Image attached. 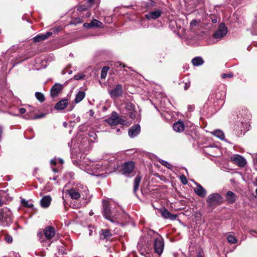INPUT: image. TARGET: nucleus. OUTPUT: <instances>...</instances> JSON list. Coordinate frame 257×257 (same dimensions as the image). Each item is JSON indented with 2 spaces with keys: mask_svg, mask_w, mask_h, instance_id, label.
I'll return each instance as SVG.
<instances>
[{
  "mask_svg": "<svg viewBox=\"0 0 257 257\" xmlns=\"http://www.w3.org/2000/svg\"><path fill=\"white\" fill-rule=\"evenodd\" d=\"M159 162L163 166H166L167 168L171 169L172 167V165L167 162L166 161L163 160H159Z\"/></svg>",
  "mask_w": 257,
  "mask_h": 257,
  "instance_id": "nucleus-34",
  "label": "nucleus"
},
{
  "mask_svg": "<svg viewBox=\"0 0 257 257\" xmlns=\"http://www.w3.org/2000/svg\"><path fill=\"white\" fill-rule=\"evenodd\" d=\"M216 22V21H215V20L212 21V22Z\"/></svg>",
  "mask_w": 257,
  "mask_h": 257,
  "instance_id": "nucleus-54",
  "label": "nucleus"
},
{
  "mask_svg": "<svg viewBox=\"0 0 257 257\" xmlns=\"http://www.w3.org/2000/svg\"><path fill=\"white\" fill-rule=\"evenodd\" d=\"M100 238L102 239H108L111 236L110 230L108 229H102L99 232Z\"/></svg>",
  "mask_w": 257,
  "mask_h": 257,
  "instance_id": "nucleus-20",
  "label": "nucleus"
},
{
  "mask_svg": "<svg viewBox=\"0 0 257 257\" xmlns=\"http://www.w3.org/2000/svg\"><path fill=\"white\" fill-rule=\"evenodd\" d=\"M91 15V13L90 12H88L87 13V17H89Z\"/></svg>",
  "mask_w": 257,
  "mask_h": 257,
  "instance_id": "nucleus-50",
  "label": "nucleus"
},
{
  "mask_svg": "<svg viewBox=\"0 0 257 257\" xmlns=\"http://www.w3.org/2000/svg\"><path fill=\"white\" fill-rule=\"evenodd\" d=\"M91 25L92 28H102L103 24L99 21L96 19H93L92 20Z\"/></svg>",
  "mask_w": 257,
  "mask_h": 257,
  "instance_id": "nucleus-28",
  "label": "nucleus"
},
{
  "mask_svg": "<svg viewBox=\"0 0 257 257\" xmlns=\"http://www.w3.org/2000/svg\"><path fill=\"white\" fill-rule=\"evenodd\" d=\"M230 159L234 164L241 167H244L246 164L244 158L239 155L235 154L232 155Z\"/></svg>",
  "mask_w": 257,
  "mask_h": 257,
  "instance_id": "nucleus-9",
  "label": "nucleus"
},
{
  "mask_svg": "<svg viewBox=\"0 0 257 257\" xmlns=\"http://www.w3.org/2000/svg\"><path fill=\"white\" fill-rule=\"evenodd\" d=\"M83 26L86 28H88V29H90V28H92V25H91V22H90V23H85L83 24Z\"/></svg>",
  "mask_w": 257,
  "mask_h": 257,
  "instance_id": "nucleus-43",
  "label": "nucleus"
},
{
  "mask_svg": "<svg viewBox=\"0 0 257 257\" xmlns=\"http://www.w3.org/2000/svg\"><path fill=\"white\" fill-rule=\"evenodd\" d=\"M89 136L90 137L93 138V139H95L97 137L96 134L94 133H90L89 134Z\"/></svg>",
  "mask_w": 257,
  "mask_h": 257,
  "instance_id": "nucleus-44",
  "label": "nucleus"
},
{
  "mask_svg": "<svg viewBox=\"0 0 257 257\" xmlns=\"http://www.w3.org/2000/svg\"><path fill=\"white\" fill-rule=\"evenodd\" d=\"M225 201L228 204L234 203L237 200L236 195L231 191H228L226 192L225 195Z\"/></svg>",
  "mask_w": 257,
  "mask_h": 257,
  "instance_id": "nucleus-14",
  "label": "nucleus"
},
{
  "mask_svg": "<svg viewBox=\"0 0 257 257\" xmlns=\"http://www.w3.org/2000/svg\"><path fill=\"white\" fill-rule=\"evenodd\" d=\"M119 129H117V132H119Z\"/></svg>",
  "mask_w": 257,
  "mask_h": 257,
  "instance_id": "nucleus-58",
  "label": "nucleus"
},
{
  "mask_svg": "<svg viewBox=\"0 0 257 257\" xmlns=\"http://www.w3.org/2000/svg\"><path fill=\"white\" fill-rule=\"evenodd\" d=\"M6 241L8 243H12L13 241V237L10 235H6L5 237Z\"/></svg>",
  "mask_w": 257,
  "mask_h": 257,
  "instance_id": "nucleus-38",
  "label": "nucleus"
},
{
  "mask_svg": "<svg viewBox=\"0 0 257 257\" xmlns=\"http://www.w3.org/2000/svg\"><path fill=\"white\" fill-rule=\"evenodd\" d=\"M196 187L194 189L195 193L201 197H204L206 195V191L199 184L195 183Z\"/></svg>",
  "mask_w": 257,
  "mask_h": 257,
  "instance_id": "nucleus-16",
  "label": "nucleus"
},
{
  "mask_svg": "<svg viewBox=\"0 0 257 257\" xmlns=\"http://www.w3.org/2000/svg\"><path fill=\"white\" fill-rule=\"evenodd\" d=\"M227 240L230 243H235L237 242V239L232 235H228Z\"/></svg>",
  "mask_w": 257,
  "mask_h": 257,
  "instance_id": "nucleus-33",
  "label": "nucleus"
},
{
  "mask_svg": "<svg viewBox=\"0 0 257 257\" xmlns=\"http://www.w3.org/2000/svg\"><path fill=\"white\" fill-rule=\"evenodd\" d=\"M3 204V202L1 199H0V206Z\"/></svg>",
  "mask_w": 257,
  "mask_h": 257,
  "instance_id": "nucleus-51",
  "label": "nucleus"
},
{
  "mask_svg": "<svg viewBox=\"0 0 257 257\" xmlns=\"http://www.w3.org/2000/svg\"><path fill=\"white\" fill-rule=\"evenodd\" d=\"M162 12L161 10H157L153 12H150L146 14L145 17L147 19H156L160 17L161 15Z\"/></svg>",
  "mask_w": 257,
  "mask_h": 257,
  "instance_id": "nucleus-19",
  "label": "nucleus"
},
{
  "mask_svg": "<svg viewBox=\"0 0 257 257\" xmlns=\"http://www.w3.org/2000/svg\"><path fill=\"white\" fill-rule=\"evenodd\" d=\"M84 77H85V75L81 74V73H78L74 76V78L75 80H78L82 79Z\"/></svg>",
  "mask_w": 257,
  "mask_h": 257,
  "instance_id": "nucleus-37",
  "label": "nucleus"
},
{
  "mask_svg": "<svg viewBox=\"0 0 257 257\" xmlns=\"http://www.w3.org/2000/svg\"><path fill=\"white\" fill-rule=\"evenodd\" d=\"M123 92L122 86L120 84H117L116 86L109 91V94L111 98H115L120 96Z\"/></svg>",
  "mask_w": 257,
  "mask_h": 257,
  "instance_id": "nucleus-10",
  "label": "nucleus"
},
{
  "mask_svg": "<svg viewBox=\"0 0 257 257\" xmlns=\"http://www.w3.org/2000/svg\"><path fill=\"white\" fill-rule=\"evenodd\" d=\"M180 180H181V182L183 184L185 185L187 183V178L184 175H182L181 176H180Z\"/></svg>",
  "mask_w": 257,
  "mask_h": 257,
  "instance_id": "nucleus-39",
  "label": "nucleus"
},
{
  "mask_svg": "<svg viewBox=\"0 0 257 257\" xmlns=\"http://www.w3.org/2000/svg\"><path fill=\"white\" fill-rule=\"evenodd\" d=\"M85 93L83 91H79L76 95L75 98V102L76 103H78L81 101L85 97Z\"/></svg>",
  "mask_w": 257,
  "mask_h": 257,
  "instance_id": "nucleus-25",
  "label": "nucleus"
},
{
  "mask_svg": "<svg viewBox=\"0 0 257 257\" xmlns=\"http://www.w3.org/2000/svg\"><path fill=\"white\" fill-rule=\"evenodd\" d=\"M105 121L111 126L116 125L119 124H124L126 121L125 120L120 117L115 111H113L110 116L107 119H105Z\"/></svg>",
  "mask_w": 257,
  "mask_h": 257,
  "instance_id": "nucleus-6",
  "label": "nucleus"
},
{
  "mask_svg": "<svg viewBox=\"0 0 257 257\" xmlns=\"http://www.w3.org/2000/svg\"><path fill=\"white\" fill-rule=\"evenodd\" d=\"M135 164L133 161L124 162L118 166V170L127 177H131L135 175L134 172Z\"/></svg>",
  "mask_w": 257,
  "mask_h": 257,
  "instance_id": "nucleus-3",
  "label": "nucleus"
},
{
  "mask_svg": "<svg viewBox=\"0 0 257 257\" xmlns=\"http://www.w3.org/2000/svg\"><path fill=\"white\" fill-rule=\"evenodd\" d=\"M255 192H256V193L257 194V188L256 189Z\"/></svg>",
  "mask_w": 257,
  "mask_h": 257,
  "instance_id": "nucleus-56",
  "label": "nucleus"
},
{
  "mask_svg": "<svg viewBox=\"0 0 257 257\" xmlns=\"http://www.w3.org/2000/svg\"><path fill=\"white\" fill-rule=\"evenodd\" d=\"M90 7L88 5H81L78 7L77 10L80 12L87 11Z\"/></svg>",
  "mask_w": 257,
  "mask_h": 257,
  "instance_id": "nucleus-36",
  "label": "nucleus"
},
{
  "mask_svg": "<svg viewBox=\"0 0 257 257\" xmlns=\"http://www.w3.org/2000/svg\"><path fill=\"white\" fill-rule=\"evenodd\" d=\"M126 66L120 62H116L113 63V67L114 68H119V67L125 68Z\"/></svg>",
  "mask_w": 257,
  "mask_h": 257,
  "instance_id": "nucleus-35",
  "label": "nucleus"
},
{
  "mask_svg": "<svg viewBox=\"0 0 257 257\" xmlns=\"http://www.w3.org/2000/svg\"><path fill=\"white\" fill-rule=\"evenodd\" d=\"M102 214L106 219L111 222H117V217L116 214H113L111 210V206L110 202L108 200H104L102 201Z\"/></svg>",
  "mask_w": 257,
  "mask_h": 257,
  "instance_id": "nucleus-1",
  "label": "nucleus"
},
{
  "mask_svg": "<svg viewBox=\"0 0 257 257\" xmlns=\"http://www.w3.org/2000/svg\"><path fill=\"white\" fill-rule=\"evenodd\" d=\"M164 239L161 236L156 238L154 240V249L155 253L158 255H161L164 250Z\"/></svg>",
  "mask_w": 257,
  "mask_h": 257,
  "instance_id": "nucleus-8",
  "label": "nucleus"
},
{
  "mask_svg": "<svg viewBox=\"0 0 257 257\" xmlns=\"http://www.w3.org/2000/svg\"><path fill=\"white\" fill-rule=\"evenodd\" d=\"M94 0H88L87 2V4L88 6L90 8L92 4L94 3Z\"/></svg>",
  "mask_w": 257,
  "mask_h": 257,
  "instance_id": "nucleus-45",
  "label": "nucleus"
},
{
  "mask_svg": "<svg viewBox=\"0 0 257 257\" xmlns=\"http://www.w3.org/2000/svg\"><path fill=\"white\" fill-rule=\"evenodd\" d=\"M63 86L58 83H56L51 89V95L52 97H55L61 92Z\"/></svg>",
  "mask_w": 257,
  "mask_h": 257,
  "instance_id": "nucleus-15",
  "label": "nucleus"
},
{
  "mask_svg": "<svg viewBox=\"0 0 257 257\" xmlns=\"http://www.w3.org/2000/svg\"><path fill=\"white\" fill-rule=\"evenodd\" d=\"M216 22V21H215V20L212 21V22Z\"/></svg>",
  "mask_w": 257,
  "mask_h": 257,
  "instance_id": "nucleus-55",
  "label": "nucleus"
},
{
  "mask_svg": "<svg viewBox=\"0 0 257 257\" xmlns=\"http://www.w3.org/2000/svg\"><path fill=\"white\" fill-rule=\"evenodd\" d=\"M190 83H186L184 85V89L187 90L190 87Z\"/></svg>",
  "mask_w": 257,
  "mask_h": 257,
  "instance_id": "nucleus-46",
  "label": "nucleus"
},
{
  "mask_svg": "<svg viewBox=\"0 0 257 257\" xmlns=\"http://www.w3.org/2000/svg\"><path fill=\"white\" fill-rule=\"evenodd\" d=\"M141 179L142 177L139 175H138L135 178L134 181V192L135 193H136L137 191L138 190Z\"/></svg>",
  "mask_w": 257,
  "mask_h": 257,
  "instance_id": "nucleus-24",
  "label": "nucleus"
},
{
  "mask_svg": "<svg viewBox=\"0 0 257 257\" xmlns=\"http://www.w3.org/2000/svg\"><path fill=\"white\" fill-rule=\"evenodd\" d=\"M19 111L21 113V114H24L26 112V110L25 108H21L20 109H19Z\"/></svg>",
  "mask_w": 257,
  "mask_h": 257,
  "instance_id": "nucleus-47",
  "label": "nucleus"
},
{
  "mask_svg": "<svg viewBox=\"0 0 257 257\" xmlns=\"http://www.w3.org/2000/svg\"><path fill=\"white\" fill-rule=\"evenodd\" d=\"M43 116V115H42V116H35L34 118H40L41 117Z\"/></svg>",
  "mask_w": 257,
  "mask_h": 257,
  "instance_id": "nucleus-49",
  "label": "nucleus"
},
{
  "mask_svg": "<svg viewBox=\"0 0 257 257\" xmlns=\"http://www.w3.org/2000/svg\"><path fill=\"white\" fill-rule=\"evenodd\" d=\"M227 32V29L224 24H221L218 27V30L215 33L214 36L215 38H221L223 37Z\"/></svg>",
  "mask_w": 257,
  "mask_h": 257,
  "instance_id": "nucleus-11",
  "label": "nucleus"
},
{
  "mask_svg": "<svg viewBox=\"0 0 257 257\" xmlns=\"http://www.w3.org/2000/svg\"><path fill=\"white\" fill-rule=\"evenodd\" d=\"M52 199L49 195L44 196L41 200V205L43 208L48 207L51 203Z\"/></svg>",
  "mask_w": 257,
  "mask_h": 257,
  "instance_id": "nucleus-22",
  "label": "nucleus"
},
{
  "mask_svg": "<svg viewBox=\"0 0 257 257\" xmlns=\"http://www.w3.org/2000/svg\"><path fill=\"white\" fill-rule=\"evenodd\" d=\"M193 65L198 66L203 64L204 61L201 57H196L192 60Z\"/></svg>",
  "mask_w": 257,
  "mask_h": 257,
  "instance_id": "nucleus-26",
  "label": "nucleus"
},
{
  "mask_svg": "<svg viewBox=\"0 0 257 257\" xmlns=\"http://www.w3.org/2000/svg\"><path fill=\"white\" fill-rule=\"evenodd\" d=\"M13 222V215L11 211L8 208L0 209V225L6 226L10 225Z\"/></svg>",
  "mask_w": 257,
  "mask_h": 257,
  "instance_id": "nucleus-2",
  "label": "nucleus"
},
{
  "mask_svg": "<svg viewBox=\"0 0 257 257\" xmlns=\"http://www.w3.org/2000/svg\"><path fill=\"white\" fill-rule=\"evenodd\" d=\"M212 133L214 136L218 138L220 140H223L225 138L224 133L221 130H215Z\"/></svg>",
  "mask_w": 257,
  "mask_h": 257,
  "instance_id": "nucleus-27",
  "label": "nucleus"
},
{
  "mask_svg": "<svg viewBox=\"0 0 257 257\" xmlns=\"http://www.w3.org/2000/svg\"><path fill=\"white\" fill-rule=\"evenodd\" d=\"M108 70V67L105 66V67H103V68L101 70V75H100L101 79L105 78L106 75H107Z\"/></svg>",
  "mask_w": 257,
  "mask_h": 257,
  "instance_id": "nucleus-31",
  "label": "nucleus"
},
{
  "mask_svg": "<svg viewBox=\"0 0 257 257\" xmlns=\"http://www.w3.org/2000/svg\"><path fill=\"white\" fill-rule=\"evenodd\" d=\"M197 24V21L196 20H193L190 23V27L191 28H193V27H195Z\"/></svg>",
  "mask_w": 257,
  "mask_h": 257,
  "instance_id": "nucleus-41",
  "label": "nucleus"
},
{
  "mask_svg": "<svg viewBox=\"0 0 257 257\" xmlns=\"http://www.w3.org/2000/svg\"><path fill=\"white\" fill-rule=\"evenodd\" d=\"M53 171H54V172H57V169L54 168V169H53Z\"/></svg>",
  "mask_w": 257,
  "mask_h": 257,
  "instance_id": "nucleus-52",
  "label": "nucleus"
},
{
  "mask_svg": "<svg viewBox=\"0 0 257 257\" xmlns=\"http://www.w3.org/2000/svg\"><path fill=\"white\" fill-rule=\"evenodd\" d=\"M254 160H255L256 163H257V154H256V156L255 158L254 159Z\"/></svg>",
  "mask_w": 257,
  "mask_h": 257,
  "instance_id": "nucleus-53",
  "label": "nucleus"
},
{
  "mask_svg": "<svg viewBox=\"0 0 257 257\" xmlns=\"http://www.w3.org/2000/svg\"><path fill=\"white\" fill-rule=\"evenodd\" d=\"M80 187L81 186L78 187L77 190L73 188L68 191V194L72 199H78L80 197L81 194L83 195V193H84L85 195H87L89 191L86 187H83L82 186L81 189Z\"/></svg>",
  "mask_w": 257,
  "mask_h": 257,
  "instance_id": "nucleus-7",
  "label": "nucleus"
},
{
  "mask_svg": "<svg viewBox=\"0 0 257 257\" xmlns=\"http://www.w3.org/2000/svg\"><path fill=\"white\" fill-rule=\"evenodd\" d=\"M223 202V197L219 193H212L208 196L206 203L208 207L214 208Z\"/></svg>",
  "mask_w": 257,
  "mask_h": 257,
  "instance_id": "nucleus-4",
  "label": "nucleus"
},
{
  "mask_svg": "<svg viewBox=\"0 0 257 257\" xmlns=\"http://www.w3.org/2000/svg\"><path fill=\"white\" fill-rule=\"evenodd\" d=\"M173 129L176 132H182L184 130V124L181 121H178L173 124Z\"/></svg>",
  "mask_w": 257,
  "mask_h": 257,
  "instance_id": "nucleus-23",
  "label": "nucleus"
},
{
  "mask_svg": "<svg viewBox=\"0 0 257 257\" xmlns=\"http://www.w3.org/2000/svg\"><path fill=\"white\" fill-rule=\"evenodd\" d=\"M161 213L162 216L166 219H169L170 220H175L177 217L176 214H171L168 210L165 208H163L161 210Z\"/></svg>",
  "mask_w": 257,
  "mask_h": 257,
  "instance_id": "nucleus-18",
  "label": "nucleus"
},
{
  "mask_svg": "<svg viewBox=\"0 0 257 257\" xmlns=\"http://www.w3.org/2000/svg\"><path fill=\"white\" fill-rule=\"evenodd\" d=\"M245 111V110H242V112L241 113V116L243 117V119H245L244 121H243V120L242 121V123H246L247 120H249L250 119V117H251V114L248 112H247L246 114H243Z\"/></svg>",
  "mask_w": 257,
  "mask_h": 257,
  "instance_id": "nucleus-30",
  "label": "nucleus"
},
{
  "mask_svg": "<svg viewBox=\"0 0 257 257\" xmlns=\"http://www.w3.org/2000/svg\"><path fill=\"white\" fill-rule=\"evenodd\" d=\"M89 235H91V231L90 232Z\"/></svg>",
  "mask_w": 257,
  "mask_h": 257,
  "instance_id": "nucleus-57",
  "label": "nucleus"
},
{
  "mask_svg": "<svg viewBox=\"0 0 257 257\" xmlns=\"http://www.w3.org/2000/svg\"><path fill=\"white\" fill-rule=\"evenodd\" d=\"M51 164L53 166H55L57 164V161L56 159H53L51 161Z\"/></svg>",
  "mask_w": 257,
  "mask_h": 257,
  "instance_id": "nucleus-48",
  "label": "nucleus"
},
{
  "mask_svg": "<svg viewBox=\"0 0 257 257\" xmlns=\"http://www.w3.org/2000/svg\"><path fill=\"white\" fill-rule=\"evenodd\" d=\"M52 35V33L51 32H48L44 34H39L33 38V41L35 42H39L48 39Z\"/></svg>",
  "mask_w": 257,
  "mask_h": 257,
  "instance_id": "nucleus-17",
  "label": "nucleus"
},
{
  "mask_svg": "<svg viewBox=\"0 0 257 257\" xmlns=\"http://www.w3.org/2000/svg\"><path fill=\"white\" fill-rule=\"evenodd\" d=\"M22 204L25 207L31 208L33 206V204L32 203L27 201L25 199H22L21 201Z\"/></svg>",
  "mask_w": 257,
  "mask_h": 257,
  "instance_id": "nucleus-32",
  "label": "nucleus"
},
{
  "mask_svg": "<svg viewBox=\"0 0 257 257\" xmlns=\"http://www.w3.org/2000/svg\"><path fill=\"white\" fill-rule=\"evenodd\" d=\"M43 233L42 232H38L37 234L38 236L39 237V239L41 242L44 241V239L43 238V234L45 235V237L47 240L52 239L55 234V229L54 227L48 226L45 228L43 231Z\"/></svg>",
  "mask_w": 257,
  "mask_h": 257,
  "instance_id": "nucleus-5",
  "label": "nucleus"
},
{
  "mask_svg": "<svg viewBox=\"0 0 257 257\" xmlns=\"http://www.w3.org/2000/svg\"><path fill=\"white\" fill-rule=\"evenodd\" d=\"M221 76L223 78H225L227 77L231 78L233 76V74L232 73H228V74L224 73V74H222Z\"/></svg>",
  "mask_w": 257,
  "mask_h": 257,
  "instance_id": "nucleus-40",
  "label": "nucleus"
},
{
  "mask_svg": "<svg viewBox=\"0 0 257 257\" xmlns=\"http://www.w3.org/2000/svg\"><path fill=\"white\" fill-rule=\"evenodd\" d=\"M141 132V126L139 124H135L132 126L128 130V135L132 138H134L137 136Z\"/></svg>",
  "mask_w": 257,
  "mask_h": 257,
  "instance_id": "nucleus-13",
  "label": "nucleus"
},
{
  "mask_svg": "<svg viewBox=\"0 0 257 257\" xmlns=\"http://www.w3.org/2000/svg\"><path fill=\"white\" fill-rule=\"evenodd\" d=\"M86 172L90 174L94 175V173H96V171H94L93 169H91V170H89V168H86Z\"/></svg>",
  "mask_w": 257,
  "mask_h": 257,
  "instance_id": "nucleus-42",
  "label": "nucleus"
},
{
  "mask_svg": "<svg viewBox=\"0 0 257 257\" xmlns=\"http://www.w3.org/2000/svg\"><path fill=\"white\" fill-rule=\"evenodd\" d=\"M68 104V100L67 99H63L56 104L55 108L57 110H63L67 106Z\"/></svg>",
  "mask_w": 257,
  "mask_h": 257,
  "instance_id": "nucleus-21",
  "label": "nucleus"
},
{
  "mask_svg": "<svg viewBox=\"0 0 257 257\" xmlns=\"http://www.w3.org/2000/svg\"><path fill=\"white\" fill-rule=\"evenodd\" d=\"M35 96L36 98L41 102H43L45 99L44 95L41 92H36L35 93Z\"/></svg>",
  "mask_w": 257,
  "mask_h": 257,
  "instance_id": "nucleus-29",
  "label": "nucleus"
},
{
  "mask_svg": "<svg viewBox=\"0 0 257 257\" xmlns=\"http://www.w3.org/2000/svg\"><path fill=\"white\" fill-rule=\"evenodd\" d=\"M125 108L127 111V114L130 118L134 119L136 118V111L135 110V106L134 104L131 102H127L125 103Z\"/></svg>",
  "mask_w": 257,
  "mask_h": 257,
  "instance_id": "nucleus-12",
  "label": "nucleus"
}]
</instances>
